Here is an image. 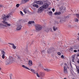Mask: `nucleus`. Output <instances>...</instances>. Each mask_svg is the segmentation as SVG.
<instances>
[{"mask_svg": "<svg viewBox=\"0 0 79 79\" xmlns=\"http://www.w3.org/2000/svg\"><path fill=\"white\" fill-rule=\"evenodd\" d=\"M61 13L60 12H56L55 13L54 15H61Z\"/></svg>", "mask_w": 79, "mask_h": 79, "instance_id": "nucleus-16", "label": "nucleus"}, {"mask_svg": "<svg viewBox=\"0 0 79 79\" xmlns=\"http://www.w3.org/2000/svg\"><path fill=\"white\" fill-rule=\"evenodd\" d=\"M34 23V21H31V24H33Z\"/></svg>", "mask_w": 79, "mask_h": 79, "instance_id": "nucleus-35", "label": "nucleus"}, {"mask_svg": "<svg viewBox=\"0 0 79 79\" xmlns=\"http://www.w3.org/2000/svg\"><path fill=\"white\" fill-rule=\"evenodd\" d=\"M14 62V60L13 58V57H11L10 58V60H9V62H6V65H8V64H9V63H13Z\"/></svg>", "mask_w": 79, "mask_h": 79, "instance_id": "nucleus-5", "label": "nucleus"}, {"mask_svg": "<svg viewBox=\"0 0 79 79\" xmlns=\"http://www.w3.org/2000/svg\"><path fill=\"white\" fill-rule=\"evenodd\" d=\"M52 51V49H49L48 50V54H50L51 53V52Z\"/></svg>", "mask_w": 79, "mask_h": 79, "instance_id": "nucleus-18", "label": "nucleus"}, {"mask_svg": "<svg viewBox=\"0 0 79 79\" xmlns=\"http://www.w3.org/2000/svg\"><path fill=\"white\" fill-rule=\"evenodd\" d=\"M77 56H79V53L77 54Z\"/></svg>", "mask_w": 79, "mask_h": 79, "instance_id": "nucleus-43", "label": "nucleus"}, {"mask_svg": "<svg viewBox=\"0 0 79 79\" xmlns=\"http://www.w3.org/2000/svg\"><path fill=\"white\" fill-rule=\"evenodd\" d=\"M52 11H53V12H54L55 11V9L53 8L52 9Z\"/></svg>", "mask_w": 79, "mask_h": 79, "instance_id": "nucleus-38", "label": "nucleus"}, {"mask_svg": "<svg viewBox=\"0 0 79 79\" xmlns=\"http://www.w3.org/2000/svg\"><path fill=\"white\" fill-rule=\"evenodd\" d=\"M29 0H24V2H28Z\"/></svg>", "mask_w": 79, "mask_h": 79, "instance_id": "nucleus-40", "label": "nucleus"}, {"mask_svg": "<svg viewBox=\"0 0 79 79\" xmlns=\"http://www.w3.org/2000/svg\"><path fill=\"white\" fill-rule=\"evenodd\" d=\"M11 77H10V78L11 79Z\"/></svg>", "mask_w": 79, "mask_h": 79, "instance_id": "nucleus-51", "label": "nucleus"}, {"mask_svg": "<svg viewBox=\"0 0 79 79\" xmlns=\"http://www.w3.org/2000/svg\"><path fill=\"white\" fill-rule=\"evenodd\" d=\"M57 1H58L59 0H57Z\"/></svg>", "mask_w": 79, "mask_h": 79, "instance_id": "nucleus-50", "label": "nucleus"}, {"mask_svg": "<svg viewBox=\"0 0 79 79\" xmlns=\"http://www.w3.org/2000/svg\"><path fill=\"white\" fill-rule=\"evenodd\" d=\"M68 68H69V67H68Z\"/></svg>", "mask_w": 79, "mask_h": 79, "instance_id": "nucleus-53", "label": "nucleus"}, {"mask_svg": "<svg viewBox=\"0 0 79 79\" xmlns=\"http://www.w3.org/2000/svg\"><path fill=\"white\" fill-rule=\"evenodd\" d=\"M75 22H78L79 21V19L76 18L75 19Z\"/></svg>", "mask_w": 79, "mask_h": 79, "instance_id": "nucleus-25", "label": "nucleus"}, {"mask_svg": "<svg viewBox=\"0 0 79 79\" xmlns=\"http://www.w3.org/2000/svg\"><path fill=\"white\" fill-rule=\"evenodd\" d=\"M23 11L25 13H27V12L26 11V9H24L23 10Z\"/></svg>", "mask_w": 79, "mask_h": 79, "instance_id": "nucleus-31", "label": "nucleus"}, {"mask_svg": "<svg viewBox=\"0 0 79 79\" xmlns=\"http://www.w3.org/2000/svg\"><path fill=\"white\" fill-rule=\"evenodd\" d=\"M61 58H64V56H63V55H62L61 56Z\"/></svg>", "mask_w": 79, "mask_h": 79, "instance_id": "nucleus-36", "label": "nucleus"}, {"mask_svg": "<svg viewBox=\"0 0 79 79\" xmlns=\"http://www.w3.org/2000/svg\"><path fill=\"white\" fill-rule=\"evenodd\" d=\"M22 27V26H21V25H19L17 28V30L18 31H20V30L21 29Z\"/></svg>", "mask_w": 79, "mask_h": 79, "instance_id": "nucleus-13", "label": "nucleus"}, {"mask_svg": "<svg viewBox=\"0 0 79 79\" xmlns=\"http://www.w3.org/2000/svg\"><path fill=\"white\" fill-rule=\"evenodd\" d=\"M18 58L19 59V58H20V57H18Z\"/></svg>", "mask_w": 79, "mask_h": 79, "instance_id": "nucleus-44", "label": "nucleus"}, {"mask_svg": "<svg viewBox=\"0 0 79 79\" xmlns=\"http://www.w3.org/2000/svg\"><path fill=\"white\" fill-rule=\"evenodd\" d=\"M68 68H69V67H68Z\"/></svg>", "mask_w": 79, "mask_h": 79, "instance_id": "nucleus-52", "label": "nucleus"}, {"mask_svg": "<svg viewBox=\"0 0 79 79\" xmlns=\"http://www.w3.org/2000/svg\"><path fill=\"white\" fill-rule=\"evenodd\" d=\"M42 6L43 7V8L46 9L48 7V4L47 3H45L44 5L43 6Z\"/></svg>", "mask_w": 79, "mask_h": 79, "instance_id": "nucleus-9", "label": "nucleus"}, {"mask_svg": "<svg viewBox=\"0 0 79 79\" xmlns=\"http://www.w3.org/2000/svg\"><path fill=\"white\" fill-rule=\"evenodd\" d=\"M76 68L77 69V71L78 73H79V67L78 66H76Z\"/></svg>", "mask_w": 79, "mask_h": 79, "instance_id": "nucleus-24", "label": "nucleus"}, {"mask_svg": "<svg viewBox=\"0 0 79 79\" xmlns=\"http://www.w3.org/2000/svg\"><path fill=\"white\" fill-rule=\"evenodd\" d=\"M35 27L36 31H40V30H41L42 29V26L39 24H36L35 25Z\"/></svg>", "mask_w": 79, "mask_h": 79, "instance_id": "nucleus-2", "label": "nucleus"}, {"mask_svg": "<svg viewBox=\"0 0 79 79\" xmlns=\"http://www.w3.org/2000/svg\"><path fill=\"white\" fill-rule=\"evenodd\" d=\"M52 11L49 12H48V14L49 15H50V16H52Z\"/></svg>", "mask_w": 79, "mask_h": 79, "instance_id": "nucleus-23", "label": "nucleus"}, {"mask_svg": "<svg viewBox=\"0 0 79 79\" xmlns=\"http://www.w3.org/2000/svg\"><path fill=\"white\" fill-rule=\"evenodd\" d=\"M57 29H58V28L57 27H55V26L53 27V30L54 31H56L57 30Z\"/></svg>", "mask_w": 79, "mask_h": 79, "instance_id": "nucleus-20", "label": "nucleus"}, {"mask_svg": "<svg viewBox=\"0 0 79 79\" xmlns=\"http://www.w3.org/2000/svg\"><path fill=\"white\" fill-rule=\"evenodd\" d=\"M57 55H59L60 56L61 55V53H60V52H58L57 53Z\"/></svg>", "mask_w": 79, "mask_h": 79, "instance_id": "nucleus-28", "label": "nucleus"}, {"mask_svg": "<svg viewBox=\"0 0 79 79\" xmlns=\"http://www.w3.org/2000/svg\"><path fill=\"white\" fill-rule=\"evenodd\" d=\"M78 40H79V38L78 39Z\"/></svg>", "mask_w": 79, "mask_h": 79, "instance_id": "nucleus-46", "label": "nucleus"}, {"mask_svg": "<svg viewBox=\"0 0 79 79\" xmlns=\"http://www.w3.org/2000/svg\"><path fill=\"white\" fill-rule=\"evenodd\" d=\"M44 73L43 72H40V75L41 76H44Z\"/></svg>", "mask_w": 79, "mask_h": 79, "instance_id": "nucleus-21", "label": "nucleus"}, {"mask_svg": "<svg viewBox=\"0 0 79 79\" xmlns=\"http://www.w3.org/2000/svg\"><path fill=\"white\" fill-rule=\"evenodd\" d=\"M11 13H9L8 14V15L6 16V18H8L9 17H11Z\"/></svg>", "mask_w": 79, "mask_h": 79, "instance_id": "nucleus-19", "label": "nucleus"}, {"mask_svg": "<svg viewBox=\"0 0 79 79\" xmlns=\"http://www.w3.org/2000/svg\"><path fill=\"white\" fill-rule=\"evenodd\" d=\"M2 58L3 59H4V58H5V51H2Z\"/></svg>", "mask_w": 79, "mask_h": 79, "instance_id": "nucleus-11", "label": "nucleus"}, {"mask_svg": "<svg viewBox=\"0 0 79 79\" xmlns=\"http://www.w3.org/2000/svg\"><path fill=\"white\" fill-rule=\"evenodd\" d=\"M44 8L43 6L40 7L38 9V12H42L43 10H44Z\"/></svg>", "mask_w": 79, "mask_h": 79, "instance_id": "nucleus-10", "label": "nucleus"}, {"mask_svg": "<svg viewBox=\"0 0 79 79\" xmlns=\"http://www.w3.org/2000/svg\"><path fill=\"white\" fill-rule=\"evenodd\" d=\"M1 68L0 67V70H1Z\"/></svg>", "mask_w": 79, "mask_h": 79, "instance_id": "nucleus-45", "label": "nucleus"}, {"mask_svg": "<svg viewBox=\"0 0 79 79\" xmlns=\"http://www.w3.org/2000/svg\"><path fill=\"white\" fill-rule=\"evenodd\" d=\"M77 63H78L79 64V59H78V60H77Z\"/></svg>", "mask_w": 79, "mask_h": 79, "instance_id": "nucleus-41", "label": "nucleus"}, {"mask_svg": "<svg viewBox=\"0 0 79 79\" xmlns=\"http://www.w3.org/2000/svg\"><path fill=\"white\" fill-rule=\"evenodd\" d=\"M2 23L4 24L5 25H4L2 23H0V28L1 29H3L4 28V26L5 27H7V26H11V24H9L5 21L4 20L2 21Z\"/></svg>", "mask_w": 79, "mask_h": 79, "instance_id": "nucleus-1", "label": "nucleus"}, {"mask_svg": "<svg viewBox=\"0 0 79 79\" xmlns=\"http://www.w3.org/2000/svg\"><path fill=\"white\" fill-rule=\"evenodd\" d=\"M20 14H21V15H22V16H23V15H23V12L21 11H20Z\"/></svg>", "mask_w": 79, "mask_h": 79, "instance_id": "nucleus-29", "label": "nucleus"}, {"mask_svg": "<svg viewBox=\"0 0 79 79\" xmlns=\"http://www.w3.org/2000/svg\"><path fill=\"white\" fill-rule=\"evenodd\" d=\"M28 23L29 24H31V21H29L28 22Z\"/></svg>", "mask_w": 79, "mask_h": 79, "instance_id": "nucleus-34", "label": "nucleus"}, {"mask_svg": "<svg viewBox=\"0 0 79 79\" xmlns=\"http://www.w3.org/2000/svg\"><path fill=\"white\" fill-rule=\"evenodd\" d=\"M8 44L12 45V48L13 49H16V46H15V44H12L10 43H8Z\"/></svg>", "mask_w": 79, "mask_h": 79, "instance_id": "nucleus-12", "label": "nucleus"}, {"mask_svg": "<svg viewBox=\"0 0 79 79\" xmlns=\"http://www.w3.org/2000/svg\"><path fill=\"white\" fill-rule=\"evenodd\" d=\"M70 66L72 68V64H70Z\"/></svg>", "mask_w": 79, "mask_h": 79, "instance_id": "nucleus-42", "label": "nucleus"}, {"mask_svg": "<svg viewBox=\"0 0 79 79\" xmlns=\"http://www.w3.org/2000/svg\"><path fill=\"white\" fill-rule=\"evenodd\" d=\"M31 5L33 7H36V8H39V5H38L37 4L32 3Z\"/></svg>", "mask_w": 79, "mask_h": 79, "instance_id": "nucleus-14", "label": "nucleus"}, {"mask_svg": "<svg viewBox=\"0 0 79 79\" xmlns=\"http://www.w3.org/2000/svg\"><path fill=\"white\" fill-rule=\"evenodd\" d=\"M22 66L23 67V68H25V69H28V70H30L32 72V73H34V74H36L35 71L34 70L32 69H30L29 68H28V67H27L26 66H25L24 65H23Z\"/></svg>", "mask_w": 79, "mask_h": 79, "instance_id": "nucleus-3", "label": "nucleus"}, {"mask_svg": "<svg viewBox=\"0 0 79 79\" xmlns=\"http://www.w3.org/2000/svg\"><path fill=\"white\" fill-rule=\"evenodd\" d=\"M44 70L45 71H46V72H48L49 71H51V70L49 69H44Z\"/></svg>", "mask_w": 79, "mask_h": 79, "instance_id": "nucleus-17", "label": "nucleus"}, {"mask_svg": "<svg viewBox=\"0 0 79 79\" xmlns=\"http://www.w3.org/2000/svg\"><path fill=\"white\" fill-rule=\"evenodd\" d=\"M69 52H73V48H71L69 49Z\"/></svg>", "mask_w": 79, "mask_h": 79, "instance_id": "nucleus-22", "label": "nucleus"}, {"mask_svg": "<svg viewBox=\"0 0 79 79\" xmlns=\"http://www.w3.org/2000/svg\"><path fill=\"white\" fill-rule=\"evenodd\" d=\"M36 75L37 77H40V76H39V74L38 73H36Z\"/></svg>", "mask_w": 79, "mask_h": 79, "instance_id": "nucleus-26", "label": "nucleus"}, {"mask_svg": "<svg viewBox=\"0 0 79 79\" xmlns=\"http://www.w3.org/2000/svg\"><path fill=\"white\" fill-rule=\"evenodd\" d=\"M64 74H67L68 72L67 71V67L64 66Z\"/></svg>", "mask_w": 79, "mask_h": 79, "instance_id": "nucleus-7", "label": "nucleus"}, {"mask_svg": "<svg viewBox=\"0 0 79 79\" xmlns=\"http://www.w3.org/2000/svg\"><path fill=\"white\" fill-rule=\"evenodd\" d=\"M2 18L4 21H5V20H6V15H2Z\"/></svg>", "mask_w": 79, "mask_h": 79, "instance_id": "nucleus-15", "label": "nucleus"}, {"mask_svg": "<svg viewBox=\"0 0 79 79\" xmlns=\"http://www.w3.org/2000/svg\"><path fill=\"white\" fill-rule=\"evenodd\" d=\"M74 52H75V53H76V52H77V50H74L73 51Z\"/></svg>", "mask_w": 79, "mask_h": 79, "instance_id": "nucleus-39", "label": "nucleus"}, {"mask_svg": "<svg viewBox=\"0 0 79 79\" xmlns=\"http://www.w3.org/2000/svg\"><path fill=\"white\" fill-rule=\"evenodd\" d=\"M3 6L2 5H0V8H2Z\"/></svg>", "mask_w": 79, "mask_h": 79, "instance_id": "nucleus-33", "label": "nucleus"}, {"mask_svg": "<svg viewBox=\"0 0 79 79\" xmlns=\"http://www.w3.org/2000/svg\"><path fill=\"white\" fill-rule=\"evenodd\" d=\"M28 64L29 66L31 67L32 66V61L31 60H28Z\"/></svg>", "mask_w": 79, "mask_h": 79, "instance_id": "nucleus-8", "label": "nucleus"}, {"mask_svg": "<svg viewBox=\"0 0 79 79\" xmlns=\"http://www.w3.org/2000/svg\"><path fill=\"white\" fill-rule=\"evenodd\" d=\"M11 76H12V74H11Z\"/></svg>", "mask_w": 79, "mask_h": 79, "instance_id": "nucleus-48", "label": "nucleus"}, {"mask_svg": "<svg viewBox=\"0 0 79 79\" xmlns=\"http://www.w3.org/2000/svg\"><path fill=\"white\" fill-rule=\"evenodd\" d=\"M69 16H64V17L60 18V23H61V22H62V21L64 22H65V21H66V18H69Z\"/></svg>", "mask_w": 79, "mask_h": 79, "instance_id": "nucleus-4", "label": "nucleus"}, {"mask_svg": "<svg viewBox=\"0 0 79 79\" xmlns=\"http://www.w3.org/2000/svg\"><path fill=\"white\" fill-rule=\"evenodd\" d=\"M75 58V55H73L72 57V59H74Z\"/></svg>", "mask_w": 79, "mask_h": 79, "instance_id": "nucleus-27", "label": "nucleus"}, {"mask_svg": "<svg viewBox=\"0 0 79 79\" xmlns=\"http://www.w3.org/2000/svg\"><path fill=\"white\" fill-rule=\"evenodd\" d=\"M78 51H79V49L78 50Z\"/></svg>", "mask_w": 79, "mask_h": 79, "instance_id": "nucleus-49", "label": "nucleus"}, {"mask_svg": "<svg viewBox=\"0 0 79 79\" xmlns=\"http://www.w3.org/2000/svg\"><path fill=\"white\" fill-rule=\"evenodd\" d=\"M41 53L42 54L43 53H45V50H43L42 51Z\"/></svg>", "mask_w": 79, "mask_h": 79, "instance_id": "nucleus-32", "label": "nucleus"}, {"mask_svg": "<svg viewBox=\"0 0 79 79\" xmlns=\"http://www.w3.org/2000/svg\"><path fill=\"white\" fill-rule=\"evenodd\" d=\"M16 6L17 7V8H18V7H19V4H17L16 5Z\"/></svg>", "mask_w": 79, "mask_h": 79, "instance_id": "nucleus-30", "label": "nucleus"}, {"mask_svg": "<svg viewBox=\"0 0 79 79\" xmlns=\"http://www.w3.org/2000/svg\"><path fill=\"white\" fill-rule=\"evenodd\" d=\"M74 59H72V62H74Z\"/></svg>", "mask_w": 79, "mask_h": 79, "instance_id": "nucleus-37", "label": "nucleus"}, {"mask_svg": "<svg viewBox=\"0 0 79 79\" xmlns=\"http://www.w3.org/2000/svg\"><path fill=\"white\" fill-rule=\"evenodd\" d=\"M36 3L38 4L39 5H43V2L41 1H36Z\"/></svg>", "mask_w": 79, "mask_h": 79, "instance_id": "nucleus-6", "label": "nucleus"}, {"mask_svg": "<svg viewBox=\"0 0 79 79\" xmlns=\"http://www.w3.org/2000/svg\"><path fill=\"white\" fill-rule=\"evenodd\" d=\"M64 79H67L66 78H64Z\"/></svg>", "mask_w": 79, "mask_h": 79, "instance_id": "nucleus-47", "label": "nucleus"}]
</instances>
